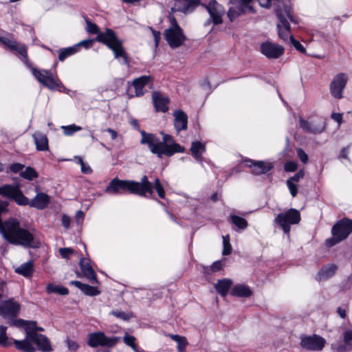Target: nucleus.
I'll list each match as a JSON object with an SVG mask.
<instances>
[{"label":"nucleus","mask_w":352,"mask_h":352,"mask_svg":"<svg viewBox=\"0 0 352 352\" xmlns=\"http://www.w3.org/2000/svg\"><path fill=\"white\" fill-rule=\"evenodd\" d=\"M276 14L278 19L276 29L279 38L284 42H287L289 39L291 44L297 51L307 54L305 47L291 34L289 22L296 24L298 21L294 16L290 3H285L282 1V3L280 6L278 5L276 9Z\"/></svg>","instance_id":"1"},{"label":"nucleus","mask_w":352,"mask_h":352,"mask_svg":"<svg viewBox=\"0 0 352 352\" xmlns=\"http://www.w3.org/2000/svg\"><path fill=\"white\" fill-rule=\"evenodd\" d=\"M87 31L91 34H98L96 41L105 44L111 49L115 58L121 63L129 65L126 54L122 47V42L117 38L111 29L107 28L104 32H99L98 26L86 21Z\"/></svg>","instance_id":"2"},{"label":"nucleus","mask_w":352,"mask_h":352,"mask_svg":"<svg viewBox=\"0 0 352 352\" xmlns=\"http://www.w3.org/2000/svg\"><path fill=\"white\" fill-rule=\"evenodd\" d=\"M11 323L13 326L23 327L25 331L28 332L29 337L34 339L35 345L38 350L43 352H50L52 351L49 339L45 336L38 333L39 331H43L44 329L38 327L36 322L18 319L12 320Z\"/></svg>","instance_id":"3"},{"label":"nucleus","mask_w":352,"mask_h":352,"mask_svg":"<svg viewBox=\"0 0 352 352\" xmlns=\"http://www.w3.org/2000/svg\"><path fill=\"white\" fill-rule=\"evenodd\" d=\"M259 5L265 8L274 6L276 10L278 5L282 3V0H256ZM254 0H241L238 7L230 8L228 12V17L230 21H234L236 18L241 14L246 12H254V10L251 5Z\"/></svg>","instance_id":"4"},{"label":"nucleus","mask_w":352,"mask_h":352,"mask_svg":"<svg viewBox=\"0 0 352 352\" xmlns=\"http://www.w3.org/2000/svg\"><path fill=\"white\" fill-rule=\"evenodd\" d=\"M7 328L4 326L0 327V346H10L14 344V347L23 352H35L36 348L34 339L29 337L28 332L25 331V338L23 340L9 339L6 335Z\"/></svg>","instance_id":"5"},{"label":"nucleus","mask_w":352,"mask_h":352,"mask_svg":"<svg viewBox=\"0 0 352 352\" xmlns=\"http://www.w3.org/2000/svg\"><path fill=\"white\" fill-rule=\"evenodd\" d=\"M352 231V220L343 218L337 221L331 229L332 236L326 240L325 244L331 248L345 240Z\"/></svg>","instance_id":"6"},{"label":"nucleus","mask_w":352,"mask_h":352,"mask_svg":"<svg viewBox=\"0 0 352 352\" xmlns=\"http://www.w3.org/2000/svg\"><path fill=\"white\" fill-rule=\"evenodd\" d=\"M31 70L35 78L50 90H58L60 92H65L67 90L59 78L50 70H39L34 67H32Z\"/></svg>","instance_id":"7"},{"label":"nucleus","mask_w":352,"mask_h":352,"mask_svg":"<svg viewBox=\"0 0 352 352\" xmlns=\"http://www.w3.org/2000/svg\"><path fill=\"white\" fill-rule=\"evenodd\" d=\"M170 21V25L165 30L164 36L170 47L176 48L184 43L186 36L175 18H171Z\"/></svg>","instance_id":"8"},{"label":"nucleus","mask_w":352,"mask_h":352,"mask_svg":"<svg viewBox=\"0 0 352 352\" xmlns=\"http://www.w3.org/2000/svg\"><path fill=\"white\" fill-rule=\"evenodd\" d=\"M0 42L10 49V50L16 52L20 56L21 60L26 65H28V53L25 46L18 43L11 34L3 31L1 32Z\"/></svg>","instance_id":"9"},{"label":"nucleus","mask_w":352,"mask_h":352,"mask_svg":"<svg viewBox=\"0 0 352 352\" xmlns=\"http://www.w3.org/2000/svg\"><path fill=\"white\" fill-rule=\"evenodd\" d=\"M300 221V212L294 208H291L285 212L278 214L274 220L275 223L281 227L285 234L289 233L290 225L297 224Z\"/></svg>","instance_id":"10"},{"label":"nucleus","mask_w":352,"mask_h":352,"mask_svg":"<svg viewBox=\"0 0 352 352\" xmlns=\"http://www.w3.org/2000/svg\"><path fill=\"white\" fill-rule=\"evenodd\" d=\"M118 337H107L103 332H96L89 334L88 344L91 347L98 346L112 347L120 340Z\"/></svg>","instance_id":"11"},{"label":"nucleus","mask_w":352,"mask_h":352,"mask_svg":"<svg viewBox=\"0 0 352 352\" xmlns=\"http://www.w3.org/2000/svg\"><path fill=\"white\" fill-rule=\"evenodd\" d=\"M131 180H120L118 178L113 179L105 189V192L111 194H122L125 191H129L131 194H135L133 186Z\"/></svg>","instance_id":"12"},{"label":"nucleus","mask_w":352,"mask_h":352,"mask_svg":"<svg viewBox=\"0 0 352 352\" xmlns=\"http://www.w3.org/2000/svg\"><path fill=\"white\" fill-rule=\"evenodd\" d=\"M299 126L305 132L320 134L324 131L326 123L322 118H316L305 120L300 117Z\"/></svg>","instance_id":"13"},{"label":"nucleus","mask_w":352,"mask_h":352,"mask_svg":"<svg viewBox=\"0 0 352 352\" xmlns=\"http://www.w3.org/2000/svg\"><path fill=\"white\" fill-rule=\"evenodd\" d=\"M20 309V305L14 299L5 300L0 304V316L5 319H9V324L12 325L11 322L16 320Z\"/></svg>","instance_id":"14"},{"label":"nucleus","mask_w":352,"mask_h":352,"mask_svg":"<svg viewBox=\"0 0 352 352\" xmlns=\"http://www.w3.org/2000/svg\"><path fill=\"white\" fill-rule=\"evenodd\" d=\"M260 52L268 59H278L283 55L285 48L278 43L265 41L261 44Z\"/></svg>","instance_id":"15"},{"label":"nucleus","mask_w":352,"mask_h":352,"mask_svg":"<svg viewBox=\"0 0 352 352\" xmlns=\"http://www.w3.org/2000/svg\"><path fill=\"white\" fill-rule=\"evenodd\" d=\"M348 81V76L344 73H340L334 76L330 84V93L336 99L343 97V91Z\"/></svg>","instance_id":"16"},{"label":"nucleus","mask_w":352,"mask_h":352,"mask_svg":"<svg viewBox=\"0 0 352 352\" xmlns=\"http://www.w3.org/2000/svg\"><path fill=\"white\" fill-rule=\"evenodd\" d=\"M160 133L162 139L161 154H173L184 152V148L177 144L171 135L163 131H160Z\"/></svg>","instance_id":"17"},{"label":"nucleus","mask_w":352,"mask_h":352,"mask_svg":"<svg viewBox=\"0 0 352 352\" xmlns=\"http://www.w3.org/2000/svg\"><path fill=\"white\" fill-rule=\"evenodd\" d=\"M142 138L140 143L146 144L153 154H161L162 140L155 134L140 131Z\"/></svg>","instance_id":"18"},{"label":"nucleus","mask_w":352,"mask_h":352,"mask_svg":"<svg viewBox=\"0 0 352 352\" xmlns=\"http://www.w3.org/2000/svg\"><path fill=\"white\" fill-rule=\"evenodd\" d=\"M326 344V340L318 335L303 336L301 338L300 346L309 351H321Z\"/></svg>","instance_id":"19"},{"label":"nucleus","mask_w":352,"mask_h":352,"mask_svg":"<svg viewBox=\"0 0 352 352\" xmlns=\"http://www.w3.org/2000/svg\"><path fill=\"white\" fill-rule=\"evenodd\" d=\"M245 163L251 168L252 173L257 175L267 173L274 168L273 163L270 162L246 160Z\"/></svg>","instance_id":"20"},{"label":"nucleus","mask_w":352,"mask_h":352,"mask_svg":"<svg viewBox=\"0 0 352 352\" xmlns=\"http://www.w3.org/2000/svg\"><path fill=\"white\" fill-rule=\"evenodd\" d=\"M207 10L214 25L222 23L225 10L219 3L214 0L211 1L207 6Z\"/></svg>","instance_id":"21"},{"label":"nucleus","mask_w":352,"mask_h":352,"mask_svg":"<svg viewBox=\"0 0 352 352\" xmlns=\"http://www.w3.org/2000/svg\"><path fill=\"white\" fill-rule=\"evenodd\" d=\"M133 184H137L133 186L135 194L140 196H145L146 193L151 195L153 193V185L148 180L146 175L142 177L141 182L133 181Z\"/></svg>","instance_id":"22"},{"label":"nucleus","mask_w":352,"mask_h":352,"mask_svg":"<svg viewBox=\"0 0 352 352\" xmlns=\"http://www.w3.org/2000/svg\"><path fill=\"white\" fill-rule=\"evenodd\" d=\"M344 343L336 346L332 344L331 348L336 352H348L352 350V329L345 331L343 333Z\"/></svg>","instance_id":"23"},{"label":"nucleus","mask_w":352,"mask_h":352,"mask_svg":"<svg viewBox=\"0 0 352 352\" xmlns=\"http://www.w3.org/2000/svg\"><path fill=\"white\" fill-rule=\"evenodd\" d=\"M80 266L86 278L91 283H98L96 275L94 271L90 261L87 258H81L80 261Z\"/></svg>","instance_id":"24"},{"label":"nucleus","mask_w":352,"mask_h":352,"mask_svg":"<svg viewBox=\"0 0 352 352\" xmlns=\"http://www.w3.org/2000/svg\"><path fill=\"white\" fill-rule=\"evenodd\" d=\"M152 98L154 107L157 111L165 113L168 110V104L169 103V99L168 97L163 96L159 92L155 91L153 93Z\"/></svg>","instance_id":"25"},{"label":"nucleus","mask_w":352,"mask_h":352,"mask_svg":"<svg viewBox=\"0 0 352 352\" xmlns=\"http://www.w3.org/2000/svg\"><path fill=\"white\" fill-rule=\"evenodd\" d=\"M195 6L196 3L194 0H175L173 10L175 12H181L186 14L192 12Z\"/></svg>","instance_id":"26"},{"label":"nucleus","mask_w":352,"mask_h":352,"mask_svg":"<svg viewBox=\"0 0 352 352\" xmlns=\"http://www.w3.org/2000/svg\"><path fill=\"white\" fill-rule=\"evenodd\" d=\"M174 126L177 132L186 130L188 125V116L182 110H177L174 112Z\"/></svg>","instance_id":"27"},{"label":"nucleus","mask_w":352,"mask_h":352,"mask_svg":"<svg viewBox=\"0 0 352 352\" xmlns=\"http://www.w3.org/2000/svg\"><path fill=\"white\" fill-rule=\"evenodd\" d=\"M305 173L303 170H300L292 177L287 180V186L289 190V192L293 197H295L298 194V186L296 183L300 182L304 177Z\"/></svg>","instance_id":"28"},{"label":"nucleus","mask_w":352,"mask_h":352,"mask_svg":"<svg viewBox=\"0 0 352 352\" xmlns=\"http://www.w3.org/2000/svg\"><path fill=\"white\" fill-rule=\"evenodd\" d=\"M70 285L76 286L87 296H95L100 294V291L98 287L82 283L78 280L71 281Z\"/></svg>","instance_id":"29"},{"label":"nucleus","mask_w":352,"mask_h":352,"mask_svg":"<svg viewBox=\"0 0 352 352\" xmlns=\"http://www.w3.org/2000/svg\"><path fill=\"white\" fill-rule=\"evenodd\" d=\"M152 81L150 76H142L133 80V85L135 87V96H140L144 94L143 89L144 86Z\"/></svg>","instance_id":"30"},{"label":"nucleus","mask_w":352,"mask_h":352,"mask_svg":"<svg viewBox=\"0 0 352 352\" xmlns=\"http://www.w3.org/2000/svg\"><path fill=\"white\" fill-rule=\"evenodd\" d=\"M338 267L335 264H329L324 266L319 272L317 275V280L319 281L322 280H327L332 277L336 272L337 271Z\"/></svg>","instance_id":"31"},{"label":"nucleus","mask_w":352,"mask_h":352,"mask_svg":"<svg viewBox=\"0 0 352 352\" xmlns=\"http://www.w3.org/2000/svg\"><path fill=\"white\" fill-rule=\"evenodd\" d=\"M33 138L38 151H45L48 149V141L45 134L36 132L34 133Z\"/></svg>","instance_id":"32"},{"label":"nucleus","mask_w":352,"mask_h":352,"mask_svg":"<svg viewBox=\"0 0 352 352\" xmlns=\"http://www.w3.org/2000/svg\"><path fill=\"white\" fill-rule=\"evenodd\" d=\"M232 285V281L231 279L224 278L219 280L215 284L214 287L219 294L225 297L230 289Z\"/></svg>","instance_id":"33"},{"label":"nucleus","mask_w":352,"mask_h":352,"mask_svg":"<svg viewBox=\"0 0 352 352\" xmlns=\"http://www.w3.org/2000/svg\"><path fill=\"white\" fill-rule=\"evenodd\" d=\"M252 294L250 289L245 285H236L231 290V295L241 298H248Z\"/></svg>","instance_id":"34"},{"label":"nucleus","mask_w":352,"mask_h":352,"mask_svg":"<svg viewBox=\"0 0 352 352\" xmlns=\"http://www.w3.org/2000/svg\"><path fill=\"white\" fill-rule=\"evenodd\" d=\"M34 267L33 263L29 261L26 263L21 264L17 268L15 269V272L25 277H30L33 273Z\"/></svg>","instance_id":"35"},{"label":"nucleus","mask_w":352,"mask_h":352,"mask_svg":"<svg viewBox=\"0 0 352 352\" xmlns=\"http://www.w3.org/2000/svg\"><path fill=\"white\" fill-rule=\"evenodd\" d=\"M78 52V45H73L66 48H61L58 50V60L63 61L67 57L76 54Z\"/></svg>","instance_id":"36"},{"label":"nucleus","mask_w":352,"mask_h":352,"mask_svg":"<svg viewBox=\"0 0 352 352\" xmlns=\"http://www.w3.org/2000/svg\"><path fill=\"white\" fill-rule=\"evenodd\" d=\"M168 336L174 341H175L177 344V349L178 352H184L186 346L188 342L186 338L184 336H180L179 335L174 334H168Z\"/></svg>","instance_id":"37"},{"label":"nucleus","mask_w":352,"mask_h":352,"mask_svg":"<svg viewBox=\"0 0 352 352\" xmlns=\"http://www.w3.org/2000/svg\"><path fill=\"white\" fill-rule=\"evenodd\" d=\"M230 221L232 222V223L235 225L239 229L244 230L248 226V221H246V219H245L239 216L232 214V215L230 216Z\"/></svg>","instance_id":"38"},{"label":"nucleus","mask_w":352,"mask_h":352,"mask_svg":"<svg viewBox=\"0 0 352 352\" xmlns=\"http://www.w3.org/2000/svg\"><path fill=\"white\" fill-rule=\"evenodd\" d=\"M46 290L49 294L56 293L60 295H67L69 293L67 288L63 286L54 285L52 284H48L47 285Z\"/></svg>","instance_id":"39"},{"label":"nucleus","mask_w":352,"mask_h":352,"mask_svg":"<svg viewBox=\"0 0 352 352\" xmlns=\"http://www.w3.org/2000/svg\"><path fill=\"white\" fill-rule=\"evenodd\" d=\"M60 129L63 131V133L66 136H71L74 134L76 132L80 131L82 130V127L80 126H77L74 124L61 126Z\"/></svg>","instance_id":"40"},{"label":"nucleus","mask_w":352,"mask_h":352,"mask_svg":"<svg viewBox=\"0 0 352 352\" xmlns=\"http://www.w3.org/2000/svg\"><path fill=\"white\" fill-rule=\"evenodd\" d=\"M190 151L192 154H201L206 152L205 144L199 141L192 142Z\"/></svg>","instance_id":"41"},{"label":"nucleus","mask_w":352,"mask_h":352,"mask_svg":"<svg viewBox=\"0 0 352 352\" xmlns=\"http://www.w3.org/2000/svg\"><path fill=\"white\" fill-rule=\"evenodd\" d=\"M20 175L22 177L28 180H32L38 177L36 171L30 166L27 167L25 170L21 171Z\"/></svg>","instance_id":"42"},{"label":"nucleus","mask_w":352,"mask_h":352,"mask_svg":"<svg viewBox=\"0 0 352 352\" xmlns=\"http://www.w3.org/2000/svg\"><path fill=\"white\" fill-rule=\"evenodd\" d=\"M111 314L123 320H129L133 316V314L131 312H124L122 311H112Z\"/></svg>","instance_id":"43"},{"label":"nucleus","mask_w":352,"mask_h":352,"mask_svg":"<svg viewBox=\"0 0 352 352\" xmlns=\"http://www.w3.org/2000/svg\"><path fill=\"white\" fill-rule=\"evenodd\" d=\"M124 342L131 346L135 352H137L138 349L135 344V338L133 336L126 334L123 338Z\"/></svg>","instance_id":"44"},{"label":"nucleus","mask_w":352,"mask_h":352,"mask_svg":"<svg viewBox=\"0 0 352 352\" xmlns=\"http://www.w3.org/2000/svg\"><path fill=\"white\" fill-rule=\"evenodd\" d=\"M76 162L81 166V172L84 174H91L92 169L89 165L85 163L81 157H76Z\"/></svg>","instance_id":"45"},{"label":"nucleus","mask_w":352,"mask_h":352,"mask_svg":"<svg viewBox=\"0 0 352 352\" xmlns=\"http://www.w3.org/2000/svg\"><path fill=\"white\" fill-rule=\"evenodd\" d=\"M65 343L67 344V349L70 352H76L79 348L78 342L76 340L69 339V338H66Z\"/></svg>","instance_id":"46"},{"label":"nucleus","mask_w":352,"mask_h":352,"mask_svg":"<svg viewBox=\"0 0 352 352\" xmlns=\"http://www.w3.org/2000/svg\"><path fill=\"white\" fill-rule=\"evenodd\" d=\"M155 188L157 192L158 196L160 198H164L165 197V192L164 190V188L162 185L161 184L160 179L158 178H156L155 180Z\"/></svg>","instance_id":"47"},{"label":"nucleus","mask_w":352,"mask_h":352,"mask_svg":"<svg viewBox=\"0 0 352 352\" xmlns=\"http://www.w3.org/2000/svg\"><path fill=\"white\" fill-rule=\"evenodd\" d=\"M284 169L286 172H294L298 169V164L292 161L287 162L285 164Z\"/></svg>","instance_id":"48"},{"label":"nucleus","mask_w":352,"mask_h":352,"mask_svg":"<svg viewBox=\"0 0 352 352\" xmlns=\"http://www.w3.org/2000/svg\"><path fill=\"white\" fill-rule=\"evenodd\" d=\"M24 168V165L20 163H14L10 165V170L11 172L14 173H17L21 172L23 168Z\"/></svg>","instance_id":"49"},{"label":"nucleus","mask_w":352,"mask_h":352,"mask_svg":"<svg viewBox=\"0 0 352 352\" xmlns=\"http://www.w3.org/2000/svg\"><path fill=\"white\" fill-rule=\"evenodd\" d=\"M59 252L62 257L68 258L69 255L74 252V250L72 248H63L59 250Z\"/></svg>","instance_id":"50"},{"label":"nucleus","mask_w":352,"mask_h":352,"mask_svg":"<svg viewBox=\"0 0 352 352\" xmlns=\"http://www.w3.org/2000/svg\"><path fill=\"white\" fill-rule=\"evenodd\" d=\"M94 41L91 39L83 40L79 42L78 43L76 44L75 45H78V50L80 47H84L85 48L88 49L90 47H91Z\"/></svg>","instance_id":"51"},{"label":"nucleus","mask_w":352,"mask_h":352,"mask_svg":"<svg viewBox=\"0 0 352 352\" xmlns=\"http://www.w3.org/2000/svg\"><path fill=\"white\" fill-rule=\"evenodd\" d=\"M149 30L152 32L154 41H155V46L157 47L159 45V42L160 40V32L154 30L152 28L149 27Z\"/></svg>","instance_id":"52"},{"label":"nucleus","mask_w":352,"mask_h":352,"mask_svg":"<svg viewBox=\"0 0 352 352\" xmlns=\"http://www.w3.org/2000/svg\"><path fill=\"white\" fill-rule=\"evenodd\" d=\"M223 267L222 262L220 261H217L214 262L210 267V269L212 272H217L221 270Z\"/></svg>","instance_id":"53"},{"label":"nucleus","mask_w":352,"mask_h":352,"mask_svg":"<svg viewBox=\"0 0 352 352\" xmlns=\"http://www.w3.org/2000/svg\"><path fill=\"white\" fill-rule=\"evenodd\" d=\"M70 218L66 214H63L62 217V224L65 229H68L70 226Z\"/></svg>","instance_id":"54"},{"label":"nucleus","mask_w":352,"mask_h":352,"mask_svg":"<svg viewBox=\"0 0 352 352\" xmlns=\"http://www.w3.org/2000/svg\"><path fill=\"white\" fill-rule=\"evenodd\" d=\"M331 118L338 122V125L340 126L342 122V114L339 113H333L331 114Z\"/></svg>","instance_id":"55"},{"label":"nucleus","mask_w":352,"mask_h":352,"mask_svg":"<svg viewBox=\"0 0 352 352\" xmlns=\"http://www.w3.org/2000/svg\"><path fill=\"white\" fill-rule=\"evenodd\" d=\"M232 252V247L230 244H223V254L229 255Z\"/></svg>","instance_id":"56"},{"label":"nucleus","mask_w":352,"mask_h":352,"mask_svg":"<svg viewBox=\"0 0 352 352\" xmlns=\"http://www.w3.org/2000/svg\"><path fill=\"white\" fill-rule=\"evenodd\" d=\"M337 313L342 318H344L346 317V311L344 308L340 307H338Z\"/></svg>","instance_id":"57"},{"label":"nucleus","mask_w":352,"mask_h":352,"mask_svg":"<svg viewBox=\"0 0 352 352\" xmlns=\"http://www.w3.org/2000/svg\"><path fill=\"white\" fill-rule=\"evenodd\" d=\"M107 131L110 134L111 140L116 139V138L118 136V133L116 131H114L112 129L109 128L107 129Z\"/></svg>","instance_id":"58"},{"label":"nucleus","mask_w":352,"mask_h":352,"mask_svg":"<svg viewBox=\"0 0 352 352\" xmlns=\"http://www.w3.org/2000/svg\"><path fill=\"white\" fill-rule=\"evenodd\" d=\"M83 217H84V213L82 212V211L78 210L76 212V218L78 223H79L80 221L83 219Z\"/></svg>","instance_id":"59"},{"label":"nucleus","mask_w":352,"mask_h":352,"mask_svg":"<svg viewBox=\"0 0 352 352\" xmlns=\"http://www.w3.org/2000/svg\"><path fill=\"white\" fill-rule=\"evenodd\" d=\"M130 124L135 129H139V124L138 122L136 119L131 118L129 121Z\"/></svg>","instance_id":"60"},{"label":"nucleus","mask_w":352,"mask_h":352,"mask_svg":"<svg viewBox=\"0 0 352 352\" xmlns=\"http://www.w3.org/2000/svg\"><path fill=\"white\" fill-rule=\"evenodd\" d=\"M351 145H348L346 147H344L341 151V154H346V153H349L351 151Z\"/></svg>","instance_id":"61"},{"label":"nucleus","mask_w":352,"mask_h":352,"mask_svg":"<svg viewBox=\"0 0 352 352\" xmlns=\"http://www.w3.org/2000/svg\"><path fill=\"white\" fill-rule=\"evenodd\" d=\"M123 3L133 4L141 1L142 0H121Z\"/></svg>","instance_id":"62"},{"label":"nucleus","mask_w":352,"mask_h":352,"mask_svg":"<svg viewBox=\"0 0 352 352\" xmlns=\"http://www.w3.org/2000/svg\"><path fill=\"white\" fill-rule=\"evenodd\" d=\"M300 158L303 164H306L308 161V155H300Z\"/></svg>","instance_id":"63"},{"label":"nucleus","mask_w":352,"mask_h":352,"mask_svg":"<svg viewBox=\"0 0 352 352\" xmlns=\"http://www.w3.org/2000/svg\"><path fill=\"white\" fill-rule=\"evenodd\" d=\"M223 244H230V237L228 235L223 236Z\"/></svg>","instance_id":"64"}]
</instances>
